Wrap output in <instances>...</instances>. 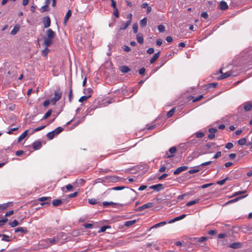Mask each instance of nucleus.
Here are the masks:
<instances>
[{
  "instance_id": "obj_1",
  "label": "nucleus",
  "mask_w": 252,
  "mask_h": 252,
  "mask_svg": "<svg viewBox=\"0 0 252 252\" xmlns=\"http://www.w3.org/2000/svg\"><path fill=\"white\" fill-rule=\"evenodd\" d=\"M46 35L47 37L44 38L43 44L45 47H48L53 43L56 33L51 29H49L46 31Z\"/></svg>"
},
{
  "instance_id": "obj_2",
  "label": "nucleus",
  "mask_w": 252,
  "mask_h": 252,
  "mask_svg": "<svg viewBox=\"0 0 252 252\" xmlns=\"http://www.w3.org/2000/svg\"><path fill=\"white\" fill-rule=\"evenodd\" d=\"M62 95V92L60 88L55 90L54 92V96L50 100L52 105H55L57 102L61 99Z\"/></svg>"
},
{
  "instance_id": "obj_3",
  "label": "nucleus",
  "mask_w": 252,
  "mask_h": 252,
  "mask_svg": "<svg viewBox=\"0 0 252 252\" xmlns=\"http://www.w3.org/2000/svg\"><path fill=\"white\" fill-rule=\"evenodd\" d=\"M63 131V128L59 126L55 128L54 130L48 132L47 134V137L49 140H52L56 136L62 132Z\"/></svg>"
},
{
  "instance_id": "obj_4",
  "label": "nucleus",
  "mask_w": 252,
  "mask_h": 252,
  "mask_svg": "<svg viewBox=\"0 0 252 252\" xmlns=\"http://www.w3.org/2000/svg\"><path fill=\"white\" fill-rule=\"evenodd\" d=\"M132 17V15L131 13H129L127 15L126 18L128 19V20L126 22L122 23L121 24L119 28V30L120 31L125 30L127 28V27L130 25L131 23Z\"/></svg>"
},
{
  "instance_id": "obj_5",
  "label": "nucleus",
  "mask_w": 252,
  "mask_h": 252,
  "mask_svg": "<svg viewBox=\"0 0 252 252\" xmlns=\"http://www.w3.org/2000/svg\"><path fill=\"white\" fill-rule=\"evenodd\" d=\"M177 151V149L175 147L173 146L171 147L168 152H166L165 154V158H170L173 157L174 156L175 153Z\"/></svg>"
},
{
  "instance_id": "obj_6",
  "label": "nucleus",
  "mask_w": 252,
  "mask_h": 252,
  "mask_svg": "<svg viewBox=\"0 0 252 252\" xmlns=\"http://www.w3.org/2000/svg\"><path fill=\"white\" fill-rule=\"evenodd\" d=\"M51 197H45L43 196L39 197L38 199V200L39 201L42 202V203H40V205L41 206H43L45 204H50L51 202Z\"/></svg>"
},
{
  "instance_id": "obj_7",
  "label": "nucleus",
  "mask_w": 252,
  "mask_h": 252,
  "mask_svg": "<svg viewBox=\"0 0 252 252\" xmlns=\"http://www.w3.org/2000/svg\"><path fill=\"white\" fill-rule=\"evenodd\" d=\"M154 206V203L153 202H148L146 203L137 209V211H140L145 209L150 208Z\"/></svg>"
},
{
  "instance_id": "obj_8",
  "label": "nucleus",
  "mask_w": 252,
  "mask_h": 252,
  "mask_svg": "<svg viewBox=\"0 0 252 252\" xmlns=\"http://www.w3.org/2000/svg\"><path fill=\"white\" fill-rule=\"evenodd\" d=\"M199 143V140L196 138H194L191 140L188 141L185 144L189 147L192 145H195Z\"/></svg>"
},
{
  "instance_id": "obj_9",
  "label": "nucleus",
  "mask_w": 252,
  "mask_h": 252,
  "mask_svg": "<svg viewBox=\"0 0 252 252\" xmlns=\"http://www.w3.org/2000/svg\"><path fill=\"white\" fill-rule=\"evenodd\" d=\"M208 131L210 133L208 135V138L210 139H213L215 137L214 133H216L218 131V130L215 128H211L209 129Z\"/></svg>"
},
{
  "instance_id": "obj_10",
  "label": "nucleus",
  "mask_w": 252,
  "mask_h": 252,
  "mask_svg": "<svg viewBox=\"0 0 252 252\" xmlns=\"http://www.w3.org/2000/svg\"><path fill=\"white\" fill-rule=\"evenodd\" d=\"M242 106H243V108L245 111H250L252 108V104L250 101H247L243 103Z\"/></svg>"
},
{
  "instance_id": "obj_11",
  "label": "nucleus",
  "mask_w": 252,
  "mask_h": 252,
  "mask_svg": "<svg viewBox=\"0 0 252 252\" xmlns=\"http://www.w3.org/2000/svg\"><path fill=\"white\" fill-rule=\"evenodd\" d=\"M188 169V167L187 166H181L177 168L174 172V175H178L181 172L184 171Z\"/></svg>"
},
{
  "instance_id": "obj_12",
  "label": "nucleus",
  "mask_w": 252,
  "mask_h": 252,
  "mask_svg": "<svg viewBox=\"0 0 252 252\" xmlns=\"http://www.w3.org/2000/svg\"><path fill=\"white\" fill-rule=\"evenodd\" d=\"M43 23L45 28H48L51 24V20L49 17L47 16L44 17L43 19Z\"/></svg>"
},
{
  "instance_id": "obj_13",
  "label": "nucleus",
  "mask_w": 252,
  "mask_h": 252,
  "mask_svg": "<svg viewBox=\"0 0 252 252\" xmlns=\"http://www.w3.org/2000/svg\"><path fill=\"white\" fill-rule=\"evenodd\" d=\"M42 146L41 142L39 140L35 141L32 144L33 149L34 150H37L41 148Z\"/></svg>"
},
{
  "instance_id": "obj_14",
  "label": "nucleus",
  "mask_w": 252,
  "mask_h": 252,
  "mask_svg": "<svg viewBox=\"0 0 252 252\" xmlns=\"http://www.w3.org/2000/svg\"><path fill=\"white\" fill-rule=\"evenodd\" d=\"M228 8V6L227 3L221 0L220 2V9L221 10H225L227 9Z\"/></svg>"
},
{
  "instance_id": "obj_15",
  "label": "nucleus",
  "mask_w": 252,
  "mask_h": 252,
  "mask_svg": "<svg viewBox=\"0 0 252 252\" xmlns=\"http://www.w3.org/2000/svg\"><path fill=\"white\" fill-rule=\"evenodd\" d=\"M150 188V189H154L157 190V191H158L161 190L163 188V185L161 184H158L153 185V186H151Z\"/></svg>"
},
{
  "instance_id": "obj_16",
  "label": "nucleus",
  "mask_w": 252,
  "mask_h": 252,
  "mask_svg": "<svg viewBox=\"0 0 252 252\" xmlns=\"http://www.w3.org/2000/svg\"><path fill=\"white\" fill-rule=\"evenodd\" d=\"M71 14H72V11L71 10H68L65 16V17H64V21H63V23H64V25H66L67 23V21L69 19V18L71 17Z\"/></svg>"
},
{
  "instance_id": "obj_17",
  "label": "nucleus",
  "mask_w": 252,
  "mask_h": 252,
  "mask_svg": "<svg viewBox=\"0 0 252 252\" xmlns=\"http://www.w3.org/2000/svg\"><path fill=\"white\" fill-rule=\"evenodd\" d=\"M186 214H183L178 217H176V218H174L173 219L170 220V221H168V223H171L174 222L176 221H178L179 220H182L184 218H185L186 217Z\"/></svg>"
},
{
  "instance_id": "obj_18",
  "label": "nucleus",
  "mask_w": 252,
  "mask_h": 252,
  "mask_svg": "<svg viewBox=\"0 0 252 252\" xmlns=\"http://www.w3.org/2000/svg\"><path fill=\"white\" fill-rule=\"evenodd\" d=\"M208 8L210 10H213L215 9L216 4V2L212 1H208L207 2Z\"/></svg>"
},
{
  "instance_id": "obj_19",
  "label": "nucleus",
  "mask_w": 252,
  "mask_h": 252,
  "mask_svg": "<svg viewBox=\"0 0 252 252\" xmlns=\"http://www.w3.org/2000/svg\"><path fill=\"white\" fill-rule=\"evenodd\" d=\"M160 52L158 51L157 53L155 54V55L153 56L152 58H151L150 62V63H154L159 58L160 55Z\"/></svg>"
},
{
  "instance_id": "obj_20",
  "label": "nucleus",
  "mask_w": 252,
  "mask_h": 252,
  "mask_svg": "<svg viewBox=\"0 0 252 252\" xmlns=\"http://www.w3.org/2000/svg\"><path fill=\"white\" fill-rule=\"evenodd\" d=\"M15 232H21L23 233H28V230L26 227H19L15 229Z\"/></svg>"
},
{
  "instance_id": "obj_21",
  "label": "nucleus",
  "mask_w": 252,
  "mask_h": 252,
  "mask_svg": "<svg viewBox=\"0 0 252 252\" xmlns=\"http://www.w3.org/2000/svg\"><path fill=\"white\" fill-rule=\"evenodd\" d=\"M241 246H242V244L240 242H234V243L231 244L229 245L230 248H231L232 249H234L240 248L241 247Z\"/></svg>"
},
{
  "instance_id": "obj_22",
  "label": "nucleus",
  "mask_w": 252,
  "mask_h": 252,
  "mask_svg": "<svg viewBox=\"0 0 252 252\" xmlns=\"http://www.w3.org/2000/svg\"><path fill=\"white\" fill-rule=\"evenodd\" d=\"M119 69L123 73H127L130 70L129 67L126 65L120 66Z\"/></svg>"
},
{
  "instance_id": "obj_23",
  "label": "nucleus",
  "mask_w": 252,
  "mask_h": 252,
  "mask_svg": "<svg viewBox=\"0 0 252 252\" xmlns=\"http://www.w3.org/2000/svg\"><path fill=\"white\" fill-rule=\"evenodd\" d=\"M231 75V73L230 72H226L222 74L220 77H218V80H221L226 78Z\"/></svg>"
},
{
  "instance_id": "obj_24",
  "label": "nucleus",
  "mask_w": 252,
  "mask_h": 252,
  "mask_svg": "<svg viewBox=\"0 0 252 252\" xmlns=\"http://www.w3.org/2000/svg\"><path fill=\"white\" fill-rule=\"evenodd\" d=\"M136 39H137V42L139 44H142L143 43V42H144L143 36L141 33H138L137 34Z\"/></svg>"
},
{
  "instance_id": "obj_25",
  "label": "nucleus",
  "mask_w": 252,
  "mask_h": 252,
  "mask_svg": "<svg viewBox=\"0 0 252 252\" xmlns=\"http://www.w3.org/2000/svg\"><path fill=\"white\" fill-rule=\"evenodd\" d=\"M19 30H20L19 25H15L14 26V28L13 29V30L11 31V32H10L11 34H12V35L16 34L18 32Z\"/></svg>"
},
{
  "instance_id": "obj_26",
  "label": "nucleus",
  "mask_w": 252,
  "mask_h": 252,
  "mask_svg": "<svg viewBox=\"0 0 252 252\" xmlns=\"http://www.w3.org/2000/svg\"><path fill=\"white\" fill-rule=\"evenodd\" d=\"M199 200H200V199L199 198H197V199H194L193 200L190 201L186 204V206H190L193 205L194 204H197L199 202Z\"/></svg>"
},
{
  "instance_id": "obj_27",
  "label": "nucleus",
  "mask_w": 252,
  "mask_h": 252,
  "mask_svg": "<svg viewBox=\"0 0 252 252\" xmlns=\"http://www.w3.org/2000/svg\"><path fill=\"white\" fill-rule=\"evenodd\" d=\"M136 222V220H131L125 221V225L126 227L130 226L133 224H134Z\"/></svg>"
},
{
  "instance_id": "obj_28",
  "label": "nucleus",
  "mask_w": 252,
  "mask_h": 252,
  "mask_svg": "<svg viewBox=\"0 0 252 252\" xmlns=\"http://www.w3.org/2000/svg\"><path fill=\"white\" fill-rule=\"evenodd\" d=\"M247 195H244V196H239V197H236V198H234V199H232V200L228 201V202H227L226 203V204H228L229 203L236 202V201L239 200V199H242V198L246 197Z\"/></svg>"
},
{
  "instance_id": "obj_29",
  "label": "nucleus",
  "mask_w": 252,
  "mask_h": 252,
  "mask_svg": "<svg viewBox=\"0 0 252 252\" xmlns=\"http://www.w3.org/2000/svg\"><path fill=\"white\" fill-rule=\"evenodd\" d=\"M166 223H167V222L165 221H161L160 222H159V223H158L155 224L152 227H151V229L152 228H157V227H158L160 226H162L165 225Z\"/></svg>"
},
{
  "instance_id": "obj_30",
  "label": "nucleus",
  "mask_w": 252,
  "mask_h": 252,
  "mask_svg": "<svg viewBox=\"0 0 252 252\" xmlns=\"http://www.w3.org/2000/svg\"><path fill=\"white\" fill-rule=\"evenodd\" d=\"M62 201L61 199H54L52 202L53 205L54 206H60L62 203Z\"/></svg>"
},
{
  "instance_id": "obj_31",
  "label": "nucleus",
  "mask_w": 252,
  "mask_h": 252,
  "mask_svg": "<svg viewBox=\"0 0 252 252\" xmlns=\"http://www.w3.org/2000/svg\"><path fill=\"white\" fill-rule=\"evenodd\" d=\"M43 242H45L46 243L49 242L50 244L54 245L56 243V241L54 238H48L43 241Z\"/></svg>"
},
{
  "instance_id": "obj_32",
  "label": "nucleus",
  "mask_w": 252,
  "mask_h": 252,
  "mask_svg": "<svg viewBox=\"0 0 252 252\" xmlns=\"http://www.w3.org/2000/svg\"><path fill=\"white\" fill-rule=\"evenodd\" d=\"M104 179L112 182H115L117 180V178L115 176H106Z\"/></svg>"
},
{
  "instance_id": "obj_33",
  "label": "nucleus",
  "mask_w": 252,
  "mask_h": 252,
  "mask_svg": "<svg viewBox=\"0 0 252 252\" xmlns=\"http://www.w3.org/2000/svg\"><path fill=\"white\" fill-rule=\"evenodd\" d=\"M28 130H26L18 138V141H20L25 138L28 134Z\"/></svg>"
},
{
  "instance_id": "obj_34",
  "label": "nucleus",
  "mask_w": 252,
  "mask_h": 252,
  "mask_svg": "<svg viewBox=\"0 0 252 252\" xmlns=\"http://www.w3.org/2000/svg\"><path fill=\"white\" fill-rule=\"evenodd\" d=\"M91 97V94H89L88 95H84V96H81L79 99V101L80 102H83L84 101H86L88 100V99L89 98H90Z\"/></svg>"
},
{
  "instance_id": "obj_35",
  "label": "nucleus",
  "mask_w": 252,
  "mask_h": 252,
  "mask_svg": "<svg viewBox=\"0 0 252 252\" xmlns=\"http://www.w3.org/2000/svg\"><path fill=\"white\" fill-rule=\"evenodd\" d=\"M1 240L6 242H10L11 239L10 237L6 234H2Z\"/></svg>"
},
{
  "instance_id": "obj_36",
  "label": "nucleus",
  "mask_w": 252,
  "mask_h": 252,
  "mask_svg": "<svg viewBox=\"0 0 252 252\" xmlns=\"http://www.w3.org/2000/svg\"><path fill=\"white\" fill-rule=\"evenodd\" d=\"M147 18H144L140 21V25L141 27L144 28L146 26L147 24Z\"/></svg>"
},
{
  "instance_id": "obj_37",
  "label": "nucleus",
  "mask_w": 252,
  "mask_h": 252,
  "mask_svg": "<svg viewBox=\"0 0 252 252\" xmlns=\"http://www.w3.org/2000/svg\"><path fill=\"white\" fill-rule=\"evenodd\" d=\"M11 202H8L7 203H4L0 204V210H3L6 209L8 207V204H11Z\"/></svg>"
},
{
  "instance_id": "obj_38",
  "label": "nucleus",
  "mask_w": 252,
  "mask_h": 252,
  "mask_svg": "<svg viewBox=\"0 0 252 252\" xmlns=\"http://www.w3.org/2000/svg\"><path fill=\"white\" fill-rule=\"evenodd\" d=\"M52 110L51 109L49 110L43 117L42 120H45L48 118L52 114Z\"/></svg>"
},
{
  "instance_id": "obj_39",
  "label": "nucleus",
  "mask_w": 252,
  "mask_h": 252,
  "mask_svg": "<svg viewBox=\"0 0 252 252\" xmlns=\"http://www.w3.org/2000/svg\"><path fill=\"white\" fill-rule=\"evenodd\" d=\"M110 228H111V226L109 225L102 226L100 228V230L98 231V233L104 232L106 231V230L107 229Z\"/></svg>"
},
{
  "instance_id": "obj_40",
  "label": "nucleus",
  "mask_w": 252,
  "mask_h": 252,
  "mask_svg": "<svg viewBox=\"0 0 252 252\" xmlns=\"http://www.w3.org/2000/svg\"><path fill=\"white\" fill-rule=\"evenodd\" d=\"M246 141L247 140L246 138H242L238 141V143L240 145H244L246 144Z\"/></svg>"
},
{
  "instance_id": "obj_41",
  "label": "nucleus",
  "mask_w": 252,
  "mask_h": 252,
  "mask_svg": "<svg viewBox=\"0 0 252 252\" xmlns=\"http://www.w3.org/2000/svg\"><path fill=\"white\" fill-rule=\"evenodd\" d=\"M175 108H173L172 109H171L168 112L167 114V118H170L173 116L175 112Z\"/></svg>"
},
{
  "instance_id": "obj_42",
  "label": "nucleus",
  "mask_w": 252,
  "mask_h": 252,
  "mask_svg": "<svg viewBox=\"0 0 252 252\" xmlns=\"http://www.w3.org/2000/svg\"><path fill=\"white\" fill-rule=\"evenodd\" d=\"M125 188H126V187L125 186H118V187H115L111 188L109 189V190H122Z\"/></svg>"
},
{
  "instance_id": "obj_43",
  "label": "nucleus",
  "mask_w": 252,
  "mask_h": 252,
  "mask_svg": "<svg viewBox=\"0 0 252 252\" xmlns=\"http://www.w3.org/2000/svg\"><path fill=\"white\" fill-rule=\"evenodd\" d=\"M19 223L17 220H14L12 222L9 223L11 227H14L19 225Z\"/></svg>"
},
{
  "instance_id": "obj_44",
  "label": "nucleus",
  "mask_w": 252,
  "mask_h": 252,
  "mask_svg": "<svg viewBox=\"0 0 252 252\" xmlns=\"http://www.w3.org/2000/svg\"><path fill=\"white\" fill-rule=\"evenodd\" d=\"M228 179V177H226L225 179L219 181L217 182V184L221 186L224 184L225 182Z\"/></svg>"
},
{
  "instance_id": "obj_45",
  "label": "nucleus",
  "mask_w": 252,
  "mask_h": 252,
  "mask_svg": "<svg viewBox=\"0 0 252 252\" xmlns=\"http://www.w3.org/2000/svg\"><path fill=\"white\" fill-rule=\"evenodd\" d=\"M111 171V170L107 168V169H100L99 173L101 174H104L106 173H108Z\"/></svg>"
},
{
  "instance_id": "obj_46",
  "label": "nucleus",
  "mask_w": 252,
  "mask_h": 252,
  "mask_svg": "<svg viewBox=\"0 0 252 252\" xmlns=\"http://www.w3.org/2000/svg\"><path fill=\"white\" fill-rule=\"evenodd\" d=\"M48 6H49V5H47L46 4H45V5L42 6L41 9H40V11L41 12H44L49 11Z\"/></svg>"
},
{
  "instance_id": "obj_47",
  "label": "nucleus",
  "mask_w": 252,
  "mask_h": 252,
  "mask_svg": "<svg viewBox=\"0 0 252 252\" xmlns=\"http://www.w3.org/2000/svg\"><path fill=\"white\" fill-rule=\"evenodd\" d=\"M207 239V238L206 237H201L199 238H196L195 240L197 242H202L205 241H206Z\"/></svg>"
},
{
  "instance_id": "obj_48",
  "label": "nucleus",
  "mask_w": 252,
  "mask_h": 252,
  "mask_svg": "<svg viewBox=\"0 0 252 252\" xmlns=\"http://www.w3.org/2000/svg\"><path fill=\"white\" fill-rule=\"evenodd\" d=\"M45 127H46V126H38L37 128H36L33 130L32 133L37 132V131H38L39 130H41L43 129V128H44Z\"/></svg>"
},
{
  "instance_id": "obj_49",
  "label": "nucleus",
  "mask_w": 252,
  "mask_h": 252,
  "mask_svg": "<svg viewBox=\"0 0 252 252\" xmlns=\"http://www.w3.org/2000/svg\"><path fill=\"white\" fill-rule=\"evenodd\" d=\"M196 138H202L204 136V133L202 132L198 131L195 133Z\"/></svg>"
},
{
  "instance_id": "obj_50",
  "label": "nucleus",
  "mask_w": 252,
  "mask_h": 252,
  "mask_svg": "<svg viewBox=\"0 0 252 252\" xmlns=\"http://www.w3.org/2000/svg\"><path fill=\"white\" fill-rule=\"evenodd\" d=\"M158 30L160 32H164L165 31V27L162 25H159L158 26Z\"/></svg>"
},
{
  "instance_id": "obj_51",
  "label": "nucleus",
  "mask_w": 252,
  "mask_h": 252,
  "mask_svg": "<svg viewBox=\"0 0 252 252\" xmlns=\"http://www.w3.org/2000/svg\"><path fill=\"white\" fill-rule=\"evenodd\" d=\"M218 85L217 83H209L207 85V87L208 89L210 88H216Z\"/></svg>"
},
{
  "instance_id": "obj_52",
  "label": "nucleus",
  "mask_w": 252,
  "mask_h": 252,
  "mask_svg": "<svg viewBox=\"0 0 252 252\" xmlns=\"http://www.w3.org/2000/svg\"><path fill=\"white\" fill-rule=\"evenodd\" d=\"M89 203L91 204L94 205L97 203V201L94 198H91L89 199Z\"/></svg>"
},
{
  "instance_id": "obj_53",
  "label": "nucleus",
  "mask_w": 252,
  "mask_h": 252,
  "mask_svg": "<svg viewBox=\"0 0 252 252\" xmlns=\"http://www.w3.org/2000/svg\"><path fill=\"white\" fill-rule=\"evenodd\" d=\"M83 226L86 228H92L93 227V224L92 223H85Z\"/></svg>"
},
{
  "instance_id": "obj_54",
  "label": "nucleus",
  "mask_w": 252,
  "mask_h": 252,
  "mask_svg": "<svg viewBox=\"0 0 252 252\" xmlns=\"http://www.w3.org/2000/svg\"><path fill=\"white\" fill-rule=\"evenodd\" d=\"M132 29L134 33H136L138 32V25L137 24H134L132 26Z\"/></svg>"
},
{
  "instance_id": "obj_55",
  "label": "nucleus",
  "mask_w": 252,
  "mask_h": 252,
  "mask_svg": "<svg viewBox=\"0 0 252 252\" xmlns=\"http://www.w3.org/2000/svg\"><path fill=\"white\" fill-rule=\"evenodd\" d=\"M49 49L48 48V47H46L45 48V49H44L43 50H42V54L45 56H46L48 54V53H49Z\"/></svg>"
},
{
  "instance_id": "obj_56",
  "label": "nucleus",
  "mask_w": 252,
  "mask_h": 252,
  "mask_svg": "<svg viewBox=\"0 0 252 252\" xmlns=\"http://www.w3.org/2000/svg\"><path fill=\"white\" fill-rule=\"evenodd\" d=\"M113 204H115V203L113 202H106V201H105V202H103V205L104 206H110V205H113Z\"/></svg>"
},
{
  "instance_id": "obj_57",
  "label": "nucleus",
  "mask_w": 252,
  "mask_h": 252,
  "mask_svg": "<svg viewBox=\"0 0 252 252\" xmlns=\"http://www.w3.org/2000/svg\"><path fill=\"white\" fill-rule=\"evenodd\" d=\"M233 146V145L231 142H228L225 145V148L227 149H231Z\"/></svg>"
},
{
  "instance_id": "obj_58",
  "label": "nucleus",
  "mask_w": 252,
  "mask_h": 252,
  "mask_svg": "<svg viewBox=\"0 0 252 252\" xmlns=\"http://www.w3.org/2000/svg\"><path fill=\"white\" fill-rule=\"evenodd\" d=\"M246 192V190H244V191H237V192H235L232 195V196H235L236 195H240V194H243V193H245V192Z\"/></svg>"
},
{
  "instance_id": "obj_59",
  "label": "nucleus",
  "mask_w": 252,
  "mask_h": 252,
  "mask_svg": "<svg viewBox=\"0 0 252 252\" xmlns=\"http://www.w3.org/2000/svg\"><path fill=\"white\" fill-rule=\"evenodd\" d=\"M203 97V95H200L199 96H198V97H197L196 98H194L193 100H192V102H197L198 101H199Z\"/></svg>"
},
{
  "instance_id": "obj_60",
  "label": "nucleus",
  "mask_w": 252,
  "mask_h": 252,
  "mask_svg": "<svg viewBox=\"0 0 252 252\" xmlns=\"http://www.w3.org/2000/svg\"><path fill=\"white\" fill-rule=\"evenodd\" d=\"M199 171V169L198 168H196V169H191V170H189V173L190 174H193V173H197Z\"/></svg>"
},
{
  "instance_id": "obj_61",
  "label": "nucleus",
  "mask_w": 252,
  "mask_h": 252,
  "mask_svg": "<svg viewBox=\"0 0 252 252\" xmlns=\"http://www.w3.org/2000/svg\"><path fill=\"white\" fill-rule=\"evenodd\" d=\"M201 17L206 19L208 17V15L207 12H206V11L203 12L201 14Z\"/></svg>"
},
{
  "instance_id": "obj_62",
  "label": "nucleus",
  "mask_w": 252,
  "mask_h": 252,
  "mask_svg": "<svg viewBox=\"0 0 252 252\" xmlns=\"http://www.w3.org/2000/svg\"><path fill=\"white\" fill-rule=\"evenodd\" d=\"M221 155V153L220 151L217 152V153L215 154V155L214 157V158H218L219 157H220Z\"/></svg>"
},
{
  "instance_id": "obj_63",
  "label": "nucleus",
  "mask_w": 252,
  "mask_h": 252,
  "mask_svg": "<svg viewBox=\"0 0 252 252\" xmlns=\"http://www.w3.org/2000/svg\"><path fill=\"white\" fill-rule=\"evenodd\" d=\"M123 49L126 52H129L131 50L130 48L129 47H128V46H126V45H124L123 47Z\"/></svg>"
},
{
  "instance_id": "obj_64",
  "label": "nucleus",
  "mask_w": 252,
  "mask_h": 252,
  "mask_svg": "<svg viewBox=\"0 0 252 252\" xmlns=\"http://www.w3.org/2000/svg\"><path fill=\"white\" fill-rule=\"evenodd\" d=\"M51 101L49 100H46L43 102V105L44 107H47Z\"/></svg>"
}]
</instances>
